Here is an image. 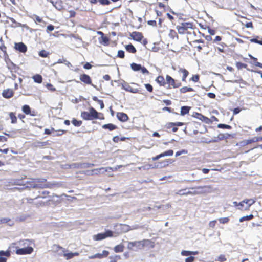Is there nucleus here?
<instances>
[{"mask_svg":"<svg viewBox=\"0 0 262 262\" xmlns=\"http://www.w3.org/2000/svg\"><path fill=\"white\" fill-rule=\"evenodd\" d=\"M81 117L84 120H93L97 119L103 120L104 119V115L101 113L98 112L94 108L91 107L89 111H82L81 113Z\"/></svg>","mask_w":262,"mask_h":262,"instance_id":"1","label":"nucleus"},{"mask_svg":"<svg viewBox=\"0 0 262 262\" xmlns=\"http://www.w3.org/2000/svg\"><path fill=\"white\" fill-rule=\"evenodd\" d=\"M149 242H150V241L148 239L129 242H128L127 248L130 250L138 251L143 249Z\"/></svg>","mask_w":262,"mask_h":262,"instance_id":"2","label":"nucleus"},{"mask_svg":"<svg viewBox=\"0 0 262 262\" xmlns=\"http://www.w3.org/2000/svg\"><path fill=\"white\" fill-rule=\"evenodd\" d=\"M194 25L191 22H183L176 26L180 34H191L189 30L193 29Z\"/></svg>","mask_w":262,"mask_h":262,"instance_id":"3","label":"nucleus"},{"mask_svg":"<svg viewBox=\"0 0 262 262\" xmlns=\"http://www.w3.org/2000/svg\"><path fill=\"white\" fill-rule=\"evenodd\" d=\"M166 84H167V88L168 89H177L180 88L182 86L181 82L173 78L169 75H166Z\"/></svg>","mask_w":262,"mask_h":262,"instance_id":"4","label":"nucleus"},{"mask_svg":"<svg viewBox=\"0 0 262 262\" xmlns=\"http://www.w3.org/2000/svg\"><path fill=\"white\" fill-rule=\"evenodd\" d=\"M16 243H12L11 247L16 249V253L18 255H27L32 253L33 251V248L32 247H27L24 248H18L16 245Z\"/></svg>","mask_w":262,"mask_h":262,"instance_id":"5","label":"nucleus"},{"mask_svg":"<svg viewBox=\"0 0 262 262\" xmlns=\"http://www.w3.org/2000/svg\"><path fill=\"white\" fill-rule=\"evenodd\" d=\"M255 202V200L253 199H246L240 202V203H242V204L239 205V207L238 209L242 211L248 210L250 206L254 204Z\"/></svg>","mask_w":262,"mask_h":262,"instance_id":"6","label":"nucleus"},{"mask_svg":"<svg viewBox=\"0 0 262 262\" xmlns=\"http://www.w3.org/2000/svg\"><path fill=\"white\" fill-rule=\"evenodd\" d=\"M113 236V232L111 230H106L104 233H98L94 236L95 241H101L107 237Z\"/></svg>","mask_w":262,"mask_h":262,"instance_id":"7","label":"nucleus"},{"mask_svg":"<svg viewBox=\"0 0 262 262\" xmlns=\"http://www.w3.org/2000/svg\"><path fill=\"white\" fill-rule=\"evenodd\" d=\"M197 189L193 193L194 194H203L210 193L212 190V187L210 185H205L203 186H198L195 188Z\"/></svg>","mask_w":262,"mask_h":262,"instance_id":"8","label":"nucleus"},{"mask_svg":"<svg viewBox=\"0 0 262 262\" xmlns=\"http://www.w3.org/2000/svg\"><path fill=\"white\" fill-rule=\"evenodd\" d=\"M52 4L53 6L57 10L62 11L65 9L63 0H47Z\"/></svg>","mask_w":262,"mask_h":262,"instance_id":"9","label":"nucleus"},{"mask_svg":"<svg viewBox=\"0 0 262 262\" xmlns=\"http://www.w3.org/2000/svg\"><path fill=\"white\" fill-rule=\"evenodd\" d=\"M262 141V137H254L251 139L244 140L239 142L240 146L244 147L248 144Z\"/></svg>","mask_w":262,"mask_h":262,"instance_id":"10","label":"nucleus"},{"mask_svg":"<svg viewBox=\"0 0 262 262\" xmlns=\"http://www.w3.org/2000/svg\"><path fill=\"white\" fill-rule=\"evenodd\" d=\"M47 180L45 179H37L34 181V184L32 187L33 188H45L49 187V185L46 183Z\"/></svg>","mask_w":262,"mask_h":262,"instance_id":"11","label":"nucleus"},{"mask_svg":"<svg viewBox=\"0 0 262 262\" xmlns=\"http://www.w3.org/2000/svg\"><path fill=\"white\" fill-rule=\"evenodd\" d=\"M121 88L125 91L132 93H138L139 92L138 88H134L132 86L128 83L124 81L121 84Z\"/></svg>","mask_w":262,"mask_h":262,"instance_id":"12","label":"nucleus"},{"mask_svg":"<svg viewBox=\"0 0 262 262\" xmlns=\"http://www.w3.org/2000/svg\"><path fill=\"white\" fill-rule=\"evenodd\" d=\"M184 124L183 122H168L166 124L165 127L166 129H172L173 132H176L178 131V128L177 126H181Z\"/></svg>","mask_w":262,"mask_h":262,"instance_id":"13","label":"nucleus"},{"mask_svg":"<svg viewBox=\"0 0 262 262\" xmlns=\"http://www.w3.org/2000/svg\"><path fill=\"white\" fill-rule=\"evenodd\" d=\"M80 80L86 85H93L92 80L91 77L86 74H82L79 76Z\"/></svg>","mask_w":262,"mask_h":262,"instance_id":"14","label":"nucleus"},{"mask_svg":"<svg viewBox=\"0 0 262 262\" xmlns=\"http://www.w3.org/2000/svg\"><path fill=\"white\" fill-rule=\"evenodd\" d=\"M192 116L194 118H195L202 121V122H205L206 124H209V123H211V122L209 118L203 115L201 113L194 112Z\"/></svg>","mask_w":262,"mask_h":262,"instance_id":"15","label":"nucleus"},{"mask_svg":"<svg viewBox=\"0 0 262 262\" xmlns=\"http://www.w3.org/2000/svg\"><path fill=\"white\" fill-rule=\"evenodd\" d=\"M22 111L26 115H30L31 116H35L37 112L34 110L31 111V108L28 105H24L22 107Z\"/></svg>","mask_w":262,"mask_h":262,"instance_id":"16","label":"nucleus"},{"mask_svg":"<svg viewBox=\"0 0 262 262\" xmlns=\"http://www.w3.org/2000/svg\"><path fill=\"white\" fill-rule=\"evenodd\" d=\"M172 162L173 161L171 159H166L157 163H155L154 167L157 168L165 167Z\"/></svg>","mask_w":262,"mask_h":262,"instance_id":"17","label":"nucleus"},{"mask_svg":"<svg viewBox=\"0 0 262 262\" xmlns=\"http://www.w3.org/2000/svg\"><path fill=\"white\" fill-rule=\"evenodd\" d=\"M173 154V151L171 149H169L167 150L163 153H161L158 155H157L155 157L152 158V161H156L158 160L159 158L165 157V156H171Z\"/></svg>","mask_w":262,"mask_h":262,"instance_id":"18","label":"nucleus"},{"mask_svg":"<svg viewBox=\"0 0 262 262\" xmlns=\"http://www.w3.org/2000/svg\"><path fill=\"white\" fill-rule=\"evenodd\" d=\"M14 48L21 53H26L27 50V46L22 42L15 43Z\"/></svg>","mask_w":262,"mask_h":262,"instance_id":"19","label":"nucleus"},{"mask_svg":"<svg viewBox=\"0 0 262 262\" xmlns=\"http://www.w3.org/2000/svg\"><path fill=\"white\" fill-rule=\"evenodd\" d=\"M14 92L11 89H7L3 90L2 92V96L6 99L12 98L14 95Z\"/></svg>","mask_w":262,"mask_h":262,"instance_id":"20","label":"nucleus"},{"mask_svg":"<svg viewBox=\"0 0 262 262\" xmlns=\"http://www.w3.org/2000/svg\"><path fill=\"white\" fill-rule=\"evenodd\" d=\"M178 73L182 74V81L186 82V78L189 74V71L183 68H179L178 70Z\"/></svg>","mask_w":262,"mask_h":262,"instance_id":"21","label":"nucleus"},{"mask_svg":"<svg viewBox=\"0 0 262 262\" xmlns=\"http://www.w3.org/2000/svg\"><path fill=\"white\" fill-rule=\"evenodd\" d=\"M10 256V251H0V262H6L7 257Z\"/></svg>","mask_w":262,"mask_h":262,"instance_id":"22","label":"nucleus"},{"mask_svg":"<svg viewBox=\"0 0 262 262\" xmlns=\"http://www.w3.org/2000/svg\"><path fill=\"white\" fill-rule=\"evenodd\" d=\"M116 116L118 119L121 122H126L129 119L127 115L123 112H118Z\"/></svg>","mask_w":262,"mask_h":262,"instance_id":"23","label":"nucleus"},{"mask_svg":"<svg viewBox=\"0 0 262 262\" xmlns=\"http://www.w3.org/2000/svg\"><path fill=\"white\" fill-rule=\"evenodd\" d=\"M156 82L160 86L165 87L166 85V79H165L162 75H159L155 79Z\"/></svg>","mask_w":262,"mask_h":262,"instance_id":"24","label":"nucleus"},{"mask_svg":"<svg viewBox=\"0 0 262 262\" xmlns=\"http://www.w3.org/2000/svg\"><path fill=\"white\" fill-rule=\"evenodd\" d=\"M132 38L137 41H141L143 38L142 34L138 32H133L130 35Z\"/></svg>","mask_w":262,"mask_h":262,"instance_id":"25","label":"nucleus"},{"mask_svg":"<svg viewBox=\"0 0 262 262\" xmlns=\"http://www.w3.org/2000/svg\"><path fill=\"white\" fill-rule=\"evenodd\" d=\"M99 42L105 46H108L110 45V38L106 36L100 37L98 38Z\"/></svg>","mask_w":262,"mask_h":262,"instance_id":"26","label":"nucleus"},{"mask_svg":"<svg viewBox=\"0 0 262 262\" xmlns=\"http://www.w3.org/2000/svg\"><path fill=\"white\" fill-rule=\"evenodd\" d=\"M122 167V165H117L116 167L113 168L111 167L104 168L101 167L99 168H97L95 170H103L102 172H107L108 170H112V171H115L117 170L119 168Z\"/></svg>","mask_w":262,"mask_h":262,"instance_id":"27","label":"nucleus"},{"mask_svg":"<svg viewBox=\"0 0 262 262\" xmlns=\"http://www.w3.org/2000/svg\"><path fill=\"white\" fill-rule=\"evenodd\" d=\"M249 57L252 60L250 62L251 64L254 65V66L262 68V63L258 62V60L257 58H255L252 56L251 55H249Z\"/></svg>","mask_w":262,"mask_h":262,"instance_id":"28","label":"nucleus"},{"mask_svg":"<svg viewBox=\"0 0 262 262\" xmlns=\"http://www.w3.org/2000/svg\"><path fill=\"white\" fill-rule=\"evenodd\" d=\"M63 253H64L63 256L66 258V259L67 260L72 259L74 256H77L79 255V253L77 252H74V253H72V252L65 253V252H64Z\"/></svg>","mask_w":262,"mask_h":262,"instance_id":"29","label":"nucleus"},{"mask_svg":"<svg viewBox=\"0 0 262 262\" xmlns=\"http://www.w3.org/2000/svg\"><path fill=\"white\" fill-rule=\"evenodd\" d=\"M102 127L103 129H108L110 131H112L117 128V126L112 123L104 124Z\"/></svg>","mask_w":262,"mask_h":262,"instance_id":"30","label":"nucleus"},{"mask_svg":"<svg viewBox=\"0 0 262 262\" xmlns=\"http://www.w3.org/2000/svg\"><path fill=\"white\" fill-rule=\"evenodd\" d=\"M168 36L172 39H179L178 33L174 30L170 29L169 32Z\"/></svg>","mask_w":262,"mask_h":262,"instance_id":"31","label":"nucleus"},{"mask_svg":"<svg viewBox=\"0 0 262 262\" xmlns=\"http://www.w3.org/2000/svg\"><path fill=\"white\" fill-rule=\"evenodd\" d=\"M125 48L126 50L129 53L134 54L137 52L136 49L132 43L125 46Z\"/></svg>","mask_w":262,"mask_h":262,"instance_id":"32","label":"nucleus"},{"mask_svg":"<svg viewBox=\"0 0 262 262\" xmlns=\"http://www.w3.org/2000/svg\"><path fill=\"white\" fill-rule=\"evenodd\" d=\"M194 90L191 87L183 86L180 89V92L182 94H185L187 92H194Z\"/></svg>","mask_w":262,"mask_h":262,"instance_id":"33","label":"nucleus"},{"mask_svg":"<svg viewBox=\"0 0 262 262\" xmlns=\"http://www.w3.org/2000/svg\"><path fill=\"white\" fill-rule=\"evenodd\" d=\"M124 249V246L121 244L115 246L114 248V251L116 253L122 252Z\"/></svg>","mask_w":262,"mask_h":262,"instance_id":"34","label":"nucleus"},{"mask_svg":"<svg viewBox=\"0 0 262 262\" xmlns=\"http://www.w3.org/2000/svg\"><path fill=\"white\" fill-rule=\"evenodd\" d=\"M191 107L188 106H183L181 108V115L184 116L189 113Z\"/></svg>","mask_w":262,"mask_h":262,"instance_id":"35","label":"nucleus"},{"mask_svg":"<svg viewBox=\"0 0 262 262\" xmlns=\"http://www.w3.org/2000/svg\"><path fill=\"white\" fill-rule=\"evenodd\" d=\"M198 254H199V252L197 251H182L181 252V254L182 255L186 256H187L189 255H198Z\"/></svg>","mask_w":262,"mask_h":262,"instance_id":"36","label":"nucleus"},{"mask_svg":"<svg viewBox=\"0 0 262 262\" xmlns=\"http://www.w3.org/2000/svg\"><path fill=\"white\" fill-rule=\"evenodd\" d=\"M38 55L42 58H47L49 56L50 53L45 50H41L38 52Z\"/></svg>","mask_w":262,"mask_h":262,"instance_id":"37","label":"nucleus"},{"mask_svg":"<svg viewBox=\"0 0 262 262\" xmlns=\"http://www.w3.org/2000/svg\"><path fill=\"white\" fill-rule=\"evenodd\" d=\"M34 81L37 83H41L42 81V77L39 74H36L32 77Z\"/></svg>","mask_w":262,"mask_h":262,"instance_id":"38","label":"nucleus"},{"mask_svg":"<svg viewBox=\"0 0 262 262\" xmlns=\"http://www.w3.org/2000/svg\"><path fill=\"white\" fill-rule=\"evenodd\" d=\"M10 118L11 119V122L12 124H15L17 123V119L15 115V114L13 112H10L9 114Z\"/></svg>","mask_w":262,"mask_h":262,"instance_id":"39","label":"nucleus"},{"mask_svg":"<svg viewBox=\"0 0 262 262\" xmlns=\"http://www.w3.org/2000/svg\"><path fill=\"white\" fill-rule=\"evenodd\" d=\"M49 145H50L49 141H45V142L38 141L35 143V146L37 147H39V148H41V147H42L43 146Z\"/></svg>","mask_w":262,"mask_h":262,"instance_id":"40","label":"nucleus"},{"mask_svg":"<svg viewBox=\"0 0 262 262\" xmlns=\"http://www.w3.org/2000/svg\"><path fill=\"white\" fill-rule=\"evenodd\" d=\"M248 145H249V144ZM249 145H250L249 146V148L248 149H246V146H245L244 147H242L241 146V147L242 148V150H244L245 152H248V151H250L251 150H253L254 148H257L258 147H259L260 148L262 149V144L259 145H257L256 146H253V147H252L251 144H249Z\"/></svg>","mask_w":262,"mask_h":262,"instance_id":"41","label":"nucleus"},{"mask_svg":"<svg viewBox=\"0 0 262 262\" xmlns=\"http://www.w3.org/2000/svg\"><path fill=\"white\" fill-rule=\"evenodd\" d=\"M253 217H254L253 215L251 214L249 215H247V216H243V217H241L239 220L240 222H243L245 221L251 220L253 219Z\"/></svg>","mask_w":262,"mask_h":262,"instance_id":"42","label":"nucleus"},{"mask_svg":"<svg viewBox=\"0 0 262 262\" xmlns=\"http://www.w3.org/2000/svg\"><path fill=\"white\" fill-rule=\"evenodd\" d=\"M130 67L134 71H139L140 69H141V66L136 63H132L130 64Z\"/></svg>","mask_w":262,"mask_h":262,"instance_id":"43","label":"nucleus"},{"mask_svg":"<svg viewBox=\"0 0 262 262\" xmlns=\"http://www.w3.org/2000/svg\"><path fill=\"white\" fill-rule=\"evenodd\" d=\"M236 67L238 70H241L243 68L247 69V64L245 63H242L241 62H237L236 63Z\"/></svg>","mask_w":262,"mask_h":262,"instance_id":"44","label":"nucleus"},{"mask_svg":"<svg viewBox=\"0 0 262 262\" xmlns=\"http://www.w3.org/2000/svg\"><path fill=\"white\" fill-rule=\"evenodd\" d=\"M110 261L109 262H117L118 260L121 259V256L120 255H114L111 256L109 257Z\"/></svg>","mask_w":262,"mask_h":262,"instance_id":"45","label":"nucleus"},{"mask_svg":"<svg viewBox=\"0 0 262 262\" xmlns=\"http://www.w3.org/2000/svg\"><path fill=\"white\" fill-rule=\"evenodd\" d=\"M72 123L75 126H80L82 124V122L81 120H77L75 118H73L72 120Z\"/></svg>","mask_w":262,"mask_h":262,"instance_id":"46","label":"nucleus"},{"mask_svg":"<svg viewBox=\"0 0 262 262\" xmlns=\"http://www.w3.org/2000/svg\"><path fill=\"white\" fill-rule=\"evenodd\" d=\"M221 47H217V50L221 53H225L226 50L225 48L227 47V45L225 43H221L220 44Z\"/></svg>","mask_w":262,"mask_h":262,"instance_id":"47","label":"nucleus"},{"mask_svg":"<svg viewBox=\"0 0 262 262\" xmlns=\"http://www.w3.org/2000/svg\"><path fill=\"white\" fill-rule=\"evenodd\" d=\"M259 38V36H256L255 38H252L250 39L251 42H254L262 45V38L260 40H258Z\"/></svg>","mask_w":262,"mask_h":262,"instance_id":"48","label":"nucleus"},{"mask_svg":"<svg viewBox=\"0 0 262 262\" xmlns=\"http://www.w3.org/2000/svg\"><path fill=\"white\" fill-rule=\"evenodd\" d=\"M217 127L219 128L227 129H230L232 128L230 125L225 124H219L217 125Z\"/></svg>","mask_w":262,"mask_h":262,"instance_id":"49","label":"nucleus"},{"mask_svg":"<svg viewBox=\"0 0 262 262\" xmlns=\"http://www.w3.org/2000/svg\"><path fill=\"white\" fill-rule=\"evenodd\" d=\"M0 49L4 52H6L7 48L5 45L4 41L1 39H0Z\"/></svg>","mask_w":262,"mask_h":262,"instance_id":"50","label":"nucleus"},{"mask_svg":"<svg viewBox=\"0 0 262 262\" xmlns=\"http://www.w3.org/2000/svg\"><path fill=\"white\" fill-rule=\"evenodd\" d=\"M53 248L54 249L55 252H58L60 250H61L63 252H64L66 251L64 248H63L62 247H61L60 246H59L58 245H54L53 246Z\"/></svg>","mask_w":262,"mask_h":262,"instance_id":"51","label":"nucleus"},{"mask_svg":"<svg viewBox=\"0 0 262 262\" xmlns=\"http://www.w3.org/2000/svg\"><path fill=\"white\" fill-rule=\"evenodd\" d=\"M200 76L198 74L193 75L190 79V81H192L194 82H197L199 81Z\"/></svg>","mask_w":262,"mask_h":262,"instance_id":"52","label":"nucleus"},{"mask_svg":"<svg viewBox=\"0 0 262 262\" xmlns=\"http://www.w3.org/2000/svg\"><path fill=\"white\" fill-rule=\"evenodd\" d=\"M117 57L120 58H124L125 57V53L123 50H119L117 53Z\"/></svg>","mask_w":262,"mask_h":262,"instance_id":"53","label":"nucleus"},{"mask_svg":"<svg viewBox=\"0 0 262 262\" xmlns=\"http://www.w3.org/2000/svg\"><path fill=\"white\" fill-rule=\"evenodd\" d=\"M144 86L148 92L150 93H152L153 92V87L150 84H145Z\"/></svg>","mask_w":262,"mask_h":262,"instance_id":"54","label":"nucleus"},{"mask_svg":"<svg viewBox=\"0 0 262 262\" xmlns=\"http://www.w3.org/2000/svg\"><path fill=\"white\" fill-rule=\"evenodd\" d=\"M219 221L221 224H226L229 222V217H223V218H220L219 219Z\"/></svg>","mask_w":262,"mask_h":262,"instance_id":"55","label":"nucleus"},{"mask_svg":"<svg viewBox=\"0 0 262 262\" xmlns=\"http://www.w3.org/2000/svg\"><path fill=\"white\" fill-rule=\"evenodd\" d=\"M242 24L243 25H244L245 27L247 28H253V23L251 21L246 22L245 23H244V22H242Z\"/></svg>","mask_w":262,"mask_h":262,"instance_id":"56","label":"nucleus"},{"mask_svg":"<svg viewBox=\"0 0 262 262\" xmlns=\"http://www.w3.org/2000/svg\"><path fill=\"white\" fill-rule=\"evenodd\" d=\"M185 190H180L179 191V193L180 195L193 194V192H192V191H187V192H185Z\"/></svg>","mask_w":262,"mask_h":262,"instance_id":"57","label":"nucleus"},{"mask_svg":"<svg viewBox=\"0 0 262 262\" xmlns=\"http://www.w3.org/2000/svg\"><path fill=\"white\" fill-rule=\"evenodd\" d=\"M227 260L225 255L221 254L217 257V260L220 262H224Z\"/></svg>","mask_w":262,"mask_h":262,"instance_id":"58","label":"nucleus"},{"mask_svg":"<svg viewBox=\"0 0 262 262\" xmlns=\"http://www.w3.org/2000/svg\"><path fill=\"white\" fill-rule=\"evenodd\" d=\"M98 2L102 5H108L111 4L109 0H98Z\"/></svg>","mask_w":262,"mask_h":262,"instance_id":"59","label":"nucleus"},{"mask_svg":"<svg viewBox=\"0 0 262 262\" xmlns=\"http://www.w3.org/2000/svg\"><path fill=\"white\" fill-rule=\"evenodd\" d=\"M187 151L185 149H182L181 150H180V151H178L177 152H176V157H178V156H180L182 154H187Z\"/></svg>","mask_w":262,"mask_h":262,"instance_id":"60","label":"nucleus"},{"mask_svg":"<svg viewBox=\"0 0 262 262\" xmlns=\"http://www.w3.org/2000/svg\"><path fill=\"white\" fill-rule=\"evenodd\" d=\"M56 132H57V134H56V136H61L67 132L66 130L62 129H59L57 130Z\"/></svg>","mask_w":262,"mask_h":262,"instance_id":"61","label":"nucleus"},{"mask_svg":"<svg viewBox=\"0 0 262 262\" xmlns=\"http://www.w3.org/2000/svg\"><path fill=\"white\" fill-rule=\"evenodd\" d=\"M140 70L141 71V72L143 74H149L148 70L144 67L141 66V69H140Z\"/></svg>","mask_w":262,"mask_h":262,"instance_id":"62","label":"nucleus"},{"mask_svg":"<svg viewBox=\"0 0 262 262\" xmlns=\"http://www.w3.org/2000/svg\"><path fill=\"white\" fill-rule=\"evenodd\" d=\"M55 129L54 128H52L51 129H49L48 128H46L45 129V134L47 135H50L51 134L52 132H54Z\"/></svg>","mask_w":262,"mask_h":262,"instance_id":"63","label":"nucleus"},{"mask_svg":"<svg viewBox=\"0 0 262 262\" xmlns=\"http://www.w3.org/2000/svg\"><path fill=\"white\" fill-rule=\"evenodd\" d=\"M195 258L193 256H190L185 259V262H193Z\"/></svg>","mask_w":262,"mask_h":262,"instance_id":"64","label":"nucleus"}]
</instances>
